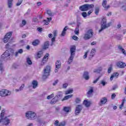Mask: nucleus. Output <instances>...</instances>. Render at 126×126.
Instances as JSON below:
<instances>
[{"mask_svg":"<svg viewBox=\"0 0 126 126\" xmlns=\"http://www.w3.org/2000/svg\"><path fill=\"white\" fill-rule=\"evenodd\" d=\"M11 54H14V50L11 48H9L7 50H6L3 55H1V59L0 60V70L1 72H3L4 70V68L2 66V61L9 59Z\"/></svg>","mask_w":126,"mask_h":126,"instance_id":"1","label":"nucleus"},{"mask_svg":"<svg viewBox=\"0 0 126 126\" xmlns=\"http://www.w3.org/2000/svg\"><path fill=\"white\" fill-rule=\"evenodd\" d=\"M111 25H112L111 22H109L107 24V19H106L105 17L102 18L101 23V29L98 31L99 33H101V32H102V31L103 30H105V29L109 28Z\"/></svg>","mask_w":126,"mask_h":126,"instance_id":"2","label":"nucleus"},{"mask_svg":"<svg viewBox=\"0 0 126 126\" xmlns=\"http://www.w3.org/2000/svg\"><path fill=\"white\" fill-rule=\"evenodd\" d=\"M76 48L75 46H72L70 48V57L68 59L67 63L68 64H70L72 62H73V59H74V56H75V50Z\"/></svg>","mask_w":126,"mask_h":126,"instance_id":"3","label":"nucleus"},{"mask_svg":"<svg viewBox=\"0 0 126 126\" xmlns=\"http://www.w3.org/2000/svg\"><path fill=\"white\" fill-rule=\"evenodd\" d=\"M26 117L28 120H34L37 119V115L36 114V113L30 111L26 113Z\"/></svg>","mask_w":126,"mask_h":126,"instance_id":"4","label":"nucleus"},{"mask_svg":"<svg viewBox=\"0 0 126 126\" xmlns=\"http://www.w3.org/2000/svg\"><path fill=\"white\" fill-rule=\"evenodd\" d=\"M93 7H94L93 4H86L80 6L79 10L81 11H87V10L93 8Z\"/></svg>","mask_w":126,"mask_h":126,"instance_id":"5","label":"nucleus"},{"mask_svg":"<svg viewBox=\"0 0 126 126\" xmlns=\"http://www.w3.org/2000/svg\"><path fill=\"white\" fill-rule=\"evenodd\" d=\"M94 34V32L92 29L89 30L85 34L84 36V40H89L91 39L92 37H93V35Z\"/></svg>","mask_w":126,"mask_h":126,"instance_id":"6","label":"nucleus"},{"mask_svg":"<svg viewBox=\"0 0 126 126\" xmlns=\"http://www.w3.org/2000/svg\"><path fill=\"white\" fill-rule=\"evenodd\" d=\"M51 71V66H46L44 69V74L43 75V78L46 79L48 78V76L50 75V72Z\"/></svg>","mask_w":126,"mask_h":126,"instance_id":"7","label":"nucleus"},{"mask_svg":"<svg viewBox=\"0 0 126 126\" xmlns=\"http://www.w3.org/2000/svg\"><path fill=\"white\" fill-rule=\"evenodd\" d=\"M11 93L9 91L5 89H2L0 91V96L1 97H6L9 96Z\"/></svg>","mask_w":126,"mask_h":126,"instance_id":"8","label":"nucleus"},{"mask_svg":"<svg viewBox=\"0 0 126 126\" xmlns=\"http://www.w3.org/2000/svg\"><path fill=\"white\" fill-rule=\"evenodd\" d=\"M55 73H57V72L59 71V69H60L62 66V62L61 61L57 60L55 63Z\"/></svg>","mask_w":126,"mask_h":126,"instance_id":"9","label":"nucleus"},{"mask_svg":"<svg viewBox=\"0 0 126 126\" xmlns=\"http://www.w3.org/2000/svg\"><path fill=\"white\" fill-rule=\"evenodd\" d=\"M11 35H12V32H9L6 34L3 38V42L7 43L8 41H10V37H11Z\"/></svg>","mask_w":126,"mask_h":126,"instance_id":"10","label":"nucleus"},{"mask_svg":"<svg viewBox=\"0 0 126 126\" xmlns=\"http://www.w3.org/2000/svg\"><path fill=\"white\" fill-rule=\"evenodd\" d=\"M81 111H82V106L81 105H77L76 107L75 115H79Z\"/></svg>","mask_w":126,"mask_h":126,"instance_id":"11","label":"nucleus"},{"mask_svg":"<svg viewBox=\"0 0 126 126\" xmlns=\"http://www.w3.org/2000/svg\"><path fill=\"white\" fill-rule=\"evenodd\" d=\"M94 92V89L93 88L91 87L90 90L88 91L86 94V95L88 98H91V97L93 96V93Z\"/></svg>","mask_w":126,"mask_h":126,"instance_id":"12","label":"nucleus"},{"mask_svg":"<svg viewBox=\"0 0 126 126\" xmlns=\"http://www.w3.org/2000/svg\"><path fill=\"white\" fill-rule=\"evenodd\" d=\"M2 123L4 126H8L10 124V120L6 117L2 118Z\"/></svg>","mask_w":126,"mask_h":126,"instance_id":"13","label":"nucleus"},{"mask_svg":"<svg viewBox=\"0 0 126 126\" xmlns=\"http://www.w3.org/2000/svg\"><path fill=\"white\" fill-rule=\"evenodd\" d=\"M117 66L120 68H125L126 66V63H124L122 62H119L117 63Z\"/></svg>","mask_w":126,"mask_h":126,"instance_id":"14","label":"nucleus"},{"mask_svg":"<svg viewBox=\"0 0 126 126\" xmlns=\"http://www.w3.org/2000/svg\"><path fill=\"white\" fill-rule=\"evenodd\" d=\"M83 77L85 79V80H89L90 78V76H89V72L87 71H85L83 75Z\"/></svg>","mask_w":126,"mask_h":126,"instance_id":"15","label":"nucleus"},{"mask_svg":"<svg viewBox=\"0 0 126 126\" xmlns=\"http://www.w3.org/2000/svg\"><path fill=\"white\" fill-rule=\"evenodd\" d=\"M119 73L118 72H114L113 73V74L112 75H111V76L110 77V80L111 81H112V80H113V79H114V78L115 77V78H118V77H119Z\"/></svg>","mask_w":126,"mask_h":126,"instance_id":"16","label":"nucleus"},{"mask_svg":"<svg viewBox=\"0 0 126 126\" xmlns=\"http://www.w3.org/2000/svg\"><path fill=\"white\" fill-rule=\"evenodd\" d=\"M59 102V98H58V97H57V96H55L54 98H53L51 102H50V104H51L52 105H54V104H56V103Z\"/></svg>","mask_w":126,"mask_h":126,"instance_id":"17","label":"nucleus"},{"mask_svg":"<svg viewBox=\"0 0 126 126\" xmlns=\"http://www.w3.org/2000/svg\"><path fill=\"white\" fill-rule=\"evenodd\" d=\"M67 29H68V27L67 26H65L63 31H62V33H61V36L62 37H64V36H65V34H66V30H67Z\"/></svg>","mask_w":126,"mask_h":126,"instance_id":"18","label":"nucleus"},{"mask_svg":"<svg viewBox=\"0 0 126 126\" xmlns=\"http://www.w3.org/2000/svg\"><path fill=\"white\" fill-rule=\"evenodd\" d=\"M32 88L35 89L38 87V82L36 80H33L32 82Z\"/></svg>","mask_w":126,"mask_h":126,"instance_id":"19","label":"nucleus"},{"mask_svg":"<svg viewBox=\"0 0 126 126\" xmlns=\"http://www.w3.org/2000/svg\"><path fill=\"white\" fill-rule=\"evenodd\" d=\"M48 57H49V54L48 53L45 55L41 62L42 64H44V63H45L47 62V60H48Z\"/></svg>","mask_w":126,"mask_h":126,"instance_id":"20","label":"nucleus"},{"mask_svg":"<svg viewBox=\"0 0 126 126\" xmlns=\"http://www.w3.org/2000/svg\"><path fill=\"white\" fill-rule=\"evenodd\" d=\"M49 48V41L44 43V46L42 47L43 50H47Z\"/></svg>","mask_w":126,"mask_h":126,"instance_id":"21","label":"nucleus"},{"mask_svg":"<svg viewBox=\"0 0 126 126\" xmlns=\"http://www.w3.org/2000/svg\"><path fill=\"white\" fill-rule=\"evenodd\" d=\"M12 1H13V0H8L7 5L9 8H11V7H12Z\"/></svg>","mask_w":126,"mask_h":126,"instance_id":"22","label":"nucleus"},{"mask_svg":"<svg viewBox=\"0 0 126 126\" xmlns=\"http://www.w3.org/2000/svg\"><path fill=\"white\" fill-rule=\"evenodd\" d=\"M52 18H47V20H44V24L45 25H49V23H50V22H51V21L52 20Z\"/></svg>","mask_w":126,"mask_h":126,"instance_id":"23","label":"nucleus"},{"mask_svg":"<svg viewBox=\"0 0 126 126\" xmlns=\"http://www.w3.org/2000/svg\"><path fill=\"white\" fill-rule=\"evenodd\" d=\"M70 110V108L69 107L64 106L63 108V112H65V113H69Z\"/></svg>","mask_w":126,"mask_h":126,"instance_id":"24","label":"nucleus"},{"mask_svg":"<svg viewBox=\"0 0 126 126\" xmlns=\"http://www.w3.org/2000/svg\"><path fill=\"white\" fill-rule=\"evenodd\" d=\"M91 102L89 101L85 100L84 101V104L85 105V107H88L90 106Z\"/></svg>","mask_w":126,"mask_h":126,"instance_id":"25","label":"nucleus"},{"mask_svg":"<svg viewBox=\"0 0 126 126\" xmlns=\"http://www.w3.org/2000/svg\"><path fill=\"white\" fill-rule=\"evenodd\" d=\"M58 99H61L63 97V92H59L57 94V95L55 96Z\"/></svg>","mask_w":126,"mask_h":126,"instance_id":"26","label":"nucleus"},{"mask_svg":"<svg viewBox=\"0 0 126 126\" xmlns=\"http://www.w3.org/2000/svg\"><path fill=\"white\" fill-rule=\"evenodd\" d=\"M107 98L106 97H103L100 99V103L101 104H106L107 103Z\"/></svg>","mask_w":126,"mask_h":126,"instance_id":"27","label":"nucleus"},{"mask_svg":"<svg viewBox=\"0 0 126 126\" xmlns=\"http://www.w3.org/2000/svg\"><path fill=\"white\" fill-rule=\"evenodd\" d=\"M23 49H20L18 50L17 52L15 53V57H18V54H23Z\"/></svg>","mask_w":126,"mask_h":126,"instance_id":"28","label":"nucleus"},{"mask_svg":"<svg viewBox=\"0 0 126 126\" xmlns=\"http://www.w3.org/2000/svg\"><path fill=\"white\" fill-rule=\"evenodd\" d=\"M72 96H73L72 94H69L68 95H66L63 98V101H64V100H68V99H69V98H71V97H72Z\"/></svg>","mask_w":126,"mask_h":126,"instance_id":"29","label":"nucleus"},{"mask_svg":"<svg viewBox=\"0 0 126 126\" xmlns=\"http://www.w3.org/2000/svg\"><path fill=\"white\" fill-rule=\"evenodd\" d=\"M27 63L28 64H29V65H31L32 64V61H31L30 58H27Z\"/></svg>","mask_w":126,"mask_h":126,"instance_id":"30","label":"nucleus"},{"mask_svg":"<svg viewBox=\"0 0 126 126\" xmlns=\"http://www.w3.org/2000/svg\"><path fill=\"white\" fill-rule=\"evenodd\" d=\"M5 113V110L3 109L1 111L0 113V119L2 120L3 119V117H4V114Z\"/></svg>","mask_w":126,"mask_h":126,"instance_id":"31","label":"nucleus"},{"mask_svg":"<svg viewBox=\"0 0 126 126\" xmlns=\"http://www.w3.org/2000/svg\"><path fill=\"white\" fill-rule=\"evenodd\" d=\"M102 71V67H99L98 69H94V72H96L97 73H100Z\"/></svg>","mask_w":126,"mask_h":126,"instance_id":"32","label":"nucleus"},{"mask_svg":"<svg viewBox=\"0 0 126 126\" xmlns=\"http://www.w3.org/2000/svg\"><path fill=\"white\" fill-rule=\"evenodd\" d=\"M72 92H73V89H71L66 91L65 93V95H67V94H71Z\"/></svg>","mask_w":126,"mask_h":126,"instance_id":"33","label":"nucleus"},{"mask_svg":"<svg viewBox=\"0 0 126 126\" xmlns=\"http://www.w3.org/2000/svg\"><path fill=\"white\" fill-rule=\"evenodd\" d=\"M38 59H40L43 56V51H40L37 53V54Z\"/></svg>","mask_w":126,"mask_h":126,"instance_id":"34","label":"nucleus"},{"mask_svg":"<svg viewBox=\"0 0 126 126\" xmlns=\"http://www.w3.org/2000/svg\"><path fill=\"white\" fill-rule=\"evenodd\" d=\"M39 43H40L39 40L36 39L33 41L32 45L33 46H37V45H39Z\"/></svg>","mask_w":126,"mask_h":126,"instance_id":"35","label":"nucleus"},{"mask_svg":"<svg viewBox=\"0 0 126 126\" xmlns=\"http://www.w3.org/2000/svg\"><path fill=\"white\" fill-rule=\"evenodd\" d=\"M95 53H96V49H93L90 53V57H93L95 55Z\"/></svg>","mask_w":126,"mask_h":126,"instance_id":"36","label":"nucleus"},{"mask_svg":"<svg viewBox=\"0 0 126 126\" xmlns=\"http://www.w3.org/2000/svg\"><path fill=\"white\" fill-rule=\"evenodd\" d=\"M113 70V65L110 64L109 67L108 68L107 70L108 73H111L112 72V71Z\"/></svg>","mask_w":126,"mask_h":126,"instance_id":"37","label":"nucleus"},{"mask_svg":"<svg viewBox=\"0 0 126 126\" xmlns=\"http://www.w3.org/2000/svg\"><path fill=\"white\" fill-rule=\"evenodd\" d=\"M125 102H126V98H123L122 100V103L119 107L121 110H122V108H123V107H124V104H125Z\"/></svg>","mask_w":126,"mask_h":126,"instance_id":"38","label":"nucleus"},{"mask_svg":"<svg viewBox=\"0 0 126 126\" xmlns=\"http://www.w3.org/2000/svg\"><path fill=\"white\" fill-rule=\"evenodd\" d=\"M99 10H100V8H99V7H95V14H96V15H98V14H99Z\"/></svg>","mask_w":126,"mask_h":126,"instance_id":"39","label":"nucleus"},{"mask_svg":"<svg viewBox=\"0 0 126 126\" xmlns=\"http://www.w3.org/2000/svg\"><path fill=\"white\" fill-rule=\"evenodd\" d=\"M102 5L103 7H104V8L106 7V6L107 5V0H103Z\"/></svg>","mask_w":126,"mask_h":126,"instance_id":"40","label":"nucleus"},{"mask_svg":"<svg viewBox=\"0 0 126 126\" xmlns=\"http://www.w3.org/2000/svg\"><path fill=\"white\" fill-rule=\"evenodd\" d=\"M74 32L76 35L79 34V28H76Z\"/></svg>","mask_w":126,"mask_h":126,"instance_id":"41","label":"nucleus"},{"mask_svg":"<svg viewBox=\"0 0 126 126\" xmlns=\"http://www.w3.org/2000/svg\"><path fill=\"white\" fill-rule=\"evenodd\" d=\"M37 123H39L41 125H44V122H43L41 119H38L37 120Z\"/></svg>","mask_w":126,"mask_h":126,"instance_id":"42","label":"nucleus"},{"mask_svg":"<svg viewBox=\"0 0 126 126\" xmlns=\"http://www.w3.org/2000/svg\"><path fill=\"white\" fill-rule=\"evenodd\" d=\"M107 84V82L104 80L100 81V84H102L103 86H105Z\"/></svg>","mask_w":126,"mask_h":126,"instance_id":"43","label":"nucleus"},{"mask_svg":"<svg viewBox=\"0 0 126 126\" xmlns=\"http://www.w3.org/2000/svg\"><path fill=\"white\" fill-rule=\"evenodd\" d=\"M56 41V37H54L51 39V46H53L54 45V42Z\"/></svg>","mask_w":126,"mask_h":126,"instance_id":"44","label":"nucleus"},{"mask_svg":"<svg viewBox=\"0 0 126 126\" xmlns=\"http://www.w3.org/2000/svg\"><path fill=\"white\" fill-rule=\"evenodd\" d=\"M22 1H23V0H18V3L16 4L17 6H19L22 3Z\"/></svg>","mask_w":126,"mask_h":126,"instance_id":"45","label":"nucleus"},{"mask_svg":"<svg viewBox=\"0 0 126 126\" xmlns=\"http://www.w3.org/2000/svg\"><path fill=\"white\" fill-rule=\"evenodd\" d=\"M54 94H52L51 95L47 96V99L48 100H50V99H52V98L54 97Z\"/></svg>","mask_w":126,"mask_h":126,"instance_id":"46","label":"nucleus"},{"mask_svg":"<svg viewBox=\"0 0 126 126\" xmlns=\"http://www.w3.org/2000/svg\"><path fill=\"white\" fill-rule=\"evenodd\" d=\"M12 67L13 68H14V69H16V68H18V65L16 63H14L13 64Z\"/></svg>","mask_w":126,"mask_h":126,"instance_id":"47","label":"nucleus"},{"mask_svg":"<svg viewBox=\"0 0 126 126\" xmlns=\"http://www.w3.org/2000/svg\"><path fill=\"white\" fill-rule=\"evenodd\" d=\"M53 35H54L53 37H57V36H58V32L57 31H54Z\"/></svg>","mask_w":126,"mask_h":126,"instance_id":"48","label":"nucleus"},{"mask_svg":"<svg viewBox=\"0 0 126 126\" xmlns=\"http://www.w3.org/2000/svg\"><path fill=\"white\" fill-rule=\"evenodd\" d=\"M67 86H68V84L64 83L63 85V88L64 89H65V88H66V87H67Z\"/></svg>","mask_w":126,"mask_h":126,"instance_id":"49","label":"nucleus"},{"mask_svg":"<svg viewBox=\"0 0 126 126\" xmlns=\"http://www.w3.org/2000/svg\"><path fill=\"white\" fill-rule=\"evenodd\" d=\"M81 100H80V98H77L75 100V102L77 103V104H79V103H80Z\"/></svg>","mask_w":126,"mask_h":126,"instance_id":"50","label":"nucleus"},{"mask_svg":"<svg viewBox=\"0 0 126 126\" xmlns=\"http://www.w3.org/2000/svg\"><path fill=\"white\" fill-rule=\"evenodd\" d=\"M82 15L83 16V17L85 18L87 17V13L85 12H83L82 13Z\"/></svg>","mask_w":126,"mask_h":126,"instance_id":"51","label":"nucleus"},{"mask_svg":"<svg viewBox=\"0 0 126 126\" xmlns=\"http://www.w3.org/2000/svg\"><path fill=\"white\" fill-rule=\"evenodd\" d=\"M47 14L49 15V16H53V13H52V12L50 10H47Z\"/></svg>","mask_w":126,"mask_h":126,"instance_id":"52","label":"nucleus"},{"mask_svg":"<svg viewBox=\"0 0 126 126\" xmlns=\"http://www.w3.org/2000/svg\"><path fill=\"white\" fill-rule=\"evenodd\" d=\"M73 40H75V41H78V37H77L76 35H74L72 36Z\"/></svg>","mask_w":126,"mask_h":126,"instance_id":"53","label":"nucleus"},{"mask_svg":"<svg viewBox=\"0 0 126 126\" xmlns=\"http://www.w3.org/2000/svg\"><path fill=\"white\" fill-rule=\"evenodd\" d=\"M57 83H59V80H56L54 81V82L53 83V86H56L57 85Z\"/></svg>","mask_w":126,"mask_h":126,"instance_id":"54","label":"nucleus"},{"mask_svg":"<svg viewBox=\"0 0 126 126\" xmlns=\"http://www.w3.org/2000/svg\"><path fill=\"white\" fill-rule=\"evenodd\" d=\"M89 53V51H87L83 56L84 59H86L87 58V54Z\"/></svg>","mask_w":126,"mask_h":126,"instance_id":"55","label":"nucleus"},{"mask_svg":"<svg viewBox=\"0 0 126 126\" xmlns=\"http://www.w3.org/2000/svg\"><path fill=\"white\" fill-rule=\"evenodd\" d=\"M99 79H100V77H98L95 80L93 81V83H94V84L97 83V82H98V81L99 80Z\"/></svg>","mask_w":126,"mask_h":126,"instance_id":"56","label":"nucleus"},{"mask_svg":"<svg viewBox=\"0 0 126 126\" xmlns=\"http://www.w3.org/2000/svg\"><path fill=\"white\" fill-rule=\"evenodd\" d=\"M22 23L24 26L26 25V23H27L26 21H25V20H23Z\"/></svg>","mask_w":126,"mask_h":126,"instance_id":"57","label":"nucleus"},{"mask_svg":"<svg viewBox=\"0 0 126 126\" xmlns=\"http://www.w3.org/2000/svg\"><path fill=\"white\" fill-rule=\"evenodd\" d=\"M110 5H108L107 6H105V7H104V9L105 10H107V9H109V8H110Z\"/></svg>","mask_w":126,"mask_h":126,"instance_id":"58","label":"nucleus"},{"mask_svg":"<svg viewBox=\"0 0 126 126\" xmlns=\"http://www.w3.org/2000/svg\"><path fill=\"white\" fill-rule=\"evenodd\" d=\"M37 30L38 31V32H41L43 31V29L42 28H38Z\"/></svg>","mask_w":126,"mask_h":126,"instance_id":"59","label":"nucleus"},{"mask_svg":"<svg viewBox=\"0 0 126 126\" xmlns=\"http://www.w3.org/2000/svg\"><path fill=\"white\" fill-rule=\"evenodd\" d=\"M118 89V85H115L112 88L113 90H116V89Z\"/></svg>","mask_w":126,"mask_h":126,"instance_id":"60","label":"nucleus"},{"mask_svg":"<svg viewBox=\"0 0 126 126\" xmlns=\"http://www.w3.org/2000/svg\"><path fill=\"white\" fill-rule=\"evenodd\" d=\"M54 125L56 126H59V121L58 120H56L54 123Z\"/></svg>","mask_w":126,"mask_h":126,"instance_id":"61","label":"nucleus"},{"mask_svg":"<svg viewBox=\"0 0 126 126\" xmlns=\"http://www.w3.org/2000/svg\"><path fill=\"white\" fill-rule=\"evenodd\" d=\"M115 97H116V94H113L111 95V99H114Z\"/></svg>","mask_w":126,"mask_h":126,"instance_id":"62","label":"nucleus"},{"mask_svg":"<svg viewBox=\"0 0 126 126\" xmlns=\"http://www.w3.org/2000/svg\"><path fill=\"white\" fill-rule=\"evenodd\" d=\"M123 54H124V55H125V56H126V50H125V49H122V50H121Z\"/></svg>","mask_w":126,"mask_h":126,"instance_id":"63","label":"nucleus"},{"mask_svg":"<svg viewBox=\"0 0 126 126\" xmlns=\"http://www.w3.org/2000/svg\"><path fill=\"white\" fill-rule=\"evenodd\" d=\"M122 9H123V10H125V11H126V5L123 6Z\"/></svg>","mask_w":126,"mask_h":126,"instance_id":"64","label":"nucleus"}]
</instances>
